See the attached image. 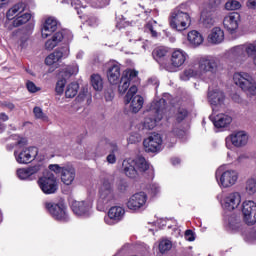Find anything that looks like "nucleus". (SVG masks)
I'll use <instances>...</instances> for the list:
<instances>
[{"label":"nucleus","mask_w":256,"mask_h":256,"mask_svg":"<svg viewBox=\"0 0 256 256\" xmlns=\"http://www.w3.org/2000/svg\"><path fill=\"white\" fill-rule=\"evenodd\" d=\"M219 71V58L202 56L198 59V70L195 67L188 68L180 74L181 81H189L193 77H203L207 73L216 75Z\"/></svg>","instance_id":"f257e3e1"},{"label":"nucleus","mask_w":256,"mask_h":256,"mask_svg":"<svg viewBox=\"0 0 256 256\" xmlns=\"http://www.w3.org/2000/svg\"><path fill=\"white\" fill-rule=\"evenodd\" d=\"M43 166L37 164L34 166H28L25 168L17 169L16 175L21 181H36L39 179V173H41Z\"/></svg>","instance_id":"2eb2a0df"},{"label":"nucleus","mask_w":256,"mask_h":256,"mask_svg":"<svg viewBox=\"0 0 256 256\" xmlns=\"http://www.w3.org/2000/svg\"><path fill=\"white\" fill-rule=\"evenodd\" d=\"M230 53L236 59H246L247 56L252 57L254 65H256V44H243L235 46L230 50Z\"/></svg>","instance_id":"9d476101"},{"label":"nucleus","mask_w":256,"mask_h":256,"mask_svg":"<svg viewBox=\"0 0 256 256\" xmlns=\"http://www.w3.org/2000/svg\"><path fill=\"white\" fill-rule=\"evenodd\" d=\"M242 214L247 225L256 223V203L252 200H246L242 203Z\"/></svg>","instance_id":"6ab92c4d"},{"label":"nucleus","mask_w":256,"mask_h":256,"mask_svg":"<svg viewBox=\"0 0 256 256\" xmlns=\"http://www.w3.org/2000/svg\"><path fill=\"white\" fill-rule=\"evenodd\" d=\"M91 85L95 91H102L103 89V78L99 74H93L91 76Z\"/></svg>","instance_id":"a19ab883"},{"label":"nucleus","mask_w":256,"mask_h":256,"mask_svg":"<svg viewBox=\"0 0 256 256\" xmlns=\"http://www.w3.org/2000/svg\"><path fill=\"white\" fill-rule=\"evenodd\" d=\"M66 84H67V80H65V78L57 81L56 87H55V92L57 95H63Z\"/></svg>","instance_id":"09e8293b"},{"label":"nucleus","mask_w":256,"mask_h":256,"mask_svg":"<svg viewBox=\"0 0 256 256\" xmlns=\"http://www.w3.org/2000/svg\"><path fill=\"white\" fill-rule=\"evenodd\" d=\"M107 79L110 85H119L121 80V64L119 62H110L107 70Z\"/></svg>","instance_id":"393cba45"},{"label":"nucleus","mask_w":256,"mask_h":256,"mask_svg":"<svg viewBox=\"0 0 256 256\" xmlns=\"http://www.w3.org/2000/svg\"><path fill=\"white\" fill-rule=\"evenodd\" d=\"M45 207L50 215L56 219V221H62L67 223L69 221V213L67 212V206L64 204H55L53 202H46Z\"/></svg>","instance_id":"4468645a"},{"label":"nucleus","mask_w":256,"mask_h":256,"mask_svg":"<svg viewBox=\"0 0 256 256\" xmlns=\"http://www.w3.org/2000/svg\"><path fill=\"white\" fill-rule=\"evenodd\" d=\"M245 191L248 195H255L256 193V179L250 178L246 181Z\"/></svg>","instance_id":"c03bdc74"},{"label":"nucleus","mask_w":256,"mask_h":256,"mask_svg":"<svg viewBox=\"0 0 256 256\" xmlns=\"http://www.w3.org/2000/svg\"><path fill=\"white\" fill-rule=\"evenodd\" d=\"M25 8L26 6L23 2L15 4L7 11V19H9L10 21L13 19H17L18 16H20L22 13H25Z\"/></svg>","instance_id":"f704fd0d"},{"label":"nucleus","mask_w":256,"mask_h":256,"mask_svg":"<svg viewBox=\"0 0 256 256\" xmlns=\"http://www.w3.org/2000/svg\"><path fill=\"white\" fill-rule=\"evenodd\" d=\"M238 179L239 172H237V170H225L223 166L216 170V181L219 187H222L223 189H229V187H233V185L237 183Z\"/></svg>","instance_id":"39448f33"},{"label":"nucleus","mask_w":256,"mask_h":256,"mask_svg":"<svg viewBox=\"0 0 256 256\" xmlns=\"http://www.w3.org/2000/svg\"><path fill=\"white\" fill-rule=\"evenodd\" d=\"M10 1L11 0H0V9H3V7H7Z\"/></svg>","instance_id":"bf43d9fd"},{"label":"nucleus","mask_w":256,"mask_h":256,"mask_svg":"<svg viewBox=\"0 0 256 256\" xmlns=\"http://www.w3.org/2000/svg\"><path fill=\"white\" fill-rule=\"evenodd\" d=\"M57 25H58L57 19L53 17L48 18L42 27L43 39H47L49 35H51L52 33H55V31H57Z\"/></svg>","instance_id":"c756f323"},{"label":"nucleus","mask_w":256,"mask_h":256,"mask_svg":"<svg viewBox=\"0 0 256 256\" xmlns=\"http://www.w3.org/2000/svg\"><path fill=\"white\" fill-rule=\"evenodd\" d=\"M33 113L36 119H40L41 121H49L47 114L43 112V109H41V107L39 106L34 107Z\"/></svg>","instance_id":"49530a36"},{"label":"nucleus","mask_w":256,"mask_h":256,"mask_svg":"<svg viewBox=\"0 0 256 256\" xmlns=\"http://www.w3.org/2000/svg\"><path fill=\"white\" fill-rule=\"evenodd\" d=\"M146 153H159L163 145L161 134L153 133L143 141Z\"/></svg>","instance_id":"f3484780"},{"label":"nucleus","mask_w":256,"mask_h":256,"mask_svg":"<svg viewBox=\"0 0 256 256\" xmlns=\"http://www.w3.org/2000/svg\"><path fill=\"white\" fill-rule=\"evenodd\" d=\"M79 93V84L72 82L66 86L65 97L66 99H73Z\"/></svg>","instance_id":"58836bf2"},{"label":"nucleus","mask_w":256,"mask_h":256,"mask_svg":"<svg viewBox=\"0 0 256 256\" xmlns=\"http://www.w3.org/2000/svg\"><path fill=\"white\" fill-rule=\"evenodd\" d=\"M187 52L182 49H174L171 53L170 64H165L164 69L169 73H175L179 67H183L185 65V61H187Z\"/></svg>","instance_id":"1a4fd4ad"},{"label":"nucleus","mask_w":256,"mask_h":256,"mask_svg":"<svg viewBox=\"0 0 256 256\" xmlns=\"http://www.w3.org/2000/svg\"><path fill=\"white\" fill-rule=\"evenodd\" d=\"M169 23L174 31H185L191 27V16L181 8H175L170 14Z\"/></svg>","instance_id":"7ed1b4c3"},{"label":"nucleus","mask_w":256,"mask_h":256,"mask_svg":"<svg viewBox=\"0 0 256 256\" xmlns=\"http://www.w3.org/2000/svg\"><path fill=\"white\" fill-rule=\"evenodd\" d=\"M229 143L234 147H245L249 143V135L245 131L233 132L226 138V147L229 148Z\"/></svg>","instance_id":"4be33fe9"},{"label":"nucleus","mask_w":256,"mask_h":256,"mask_svg":"<svg viewBox=\"0 0 256 256\" xmlns=\"http://www.w3.org/2000/svg\"><path fill=\"white\" fill-rule=\"evenodd\" d=\"M218 3H219V0H211L210 9H213V7H217Z\"/></svg>","instance_id":"e2e57ef3"},{"label":"nucleus","mask_w":256,"mask_h":256,"mask_svg":"<svg viewBox=\"0 0 256 256\" xmlns=\"http://www.w3.org/2000/svg\"><path fill=\"white\" fill-rule=\"evenodd\" d=\"M247 7L249 9H256V0H248L247 1Z\"/></svg>","instance_id":"13d9d810"},{"label":"nucleus","mask_w":256,"mask_h":256,"mask_svg":"<svg viewBox=\"0 0 256 256\" xmlns=\"http://www.w3.org/2000/svg\"><path fill=\"white\" fill-rule=\"evenodd\" d=\"M134 163H135L136 171H138V175L139 173H145V171H148L149 169V163L144 157H138L134 159Z\"/></svg>","instance_id":"4c0bfd02"},{"label":"nucleus","mask_w":256,"mask_h":256,"mask_svg":"<svg viewBox=\"0 0 256 256\" xmlns=\"http://www.w3.org/2000/svg\"><path fill=\"white\" fill-rule=\"evenodd\" d=\"M137 75H139V72L136 70L128 69L123 72L118 86V91L121 95H125V93H127V89L131 87V81H135V79H137Z\"/></svg>","instance_id":"412c9836"},{"label":"nucleus","mask_w":256,"mask_h":256,"mask_svg":"<svg viewBox=\"0 0 256 256\" xmlns=\"http://www.w3.org/2000/svg\"><path fill=\"white\" fill-rule=\"evenodd\" d=\"M83 55H84L83 51H79V52L77 53V55H76V58H78V59H83Z\"/></svg>","instance_id":"69168bd1"},{"label":"nucleus","mask_w":256,"mask_h":256,"mask_svg":"<svg viewBox=\"0 0 256 256\" xmlns=\"http://www.w3.org/2000/svg\"><path fill=\"white\" fill-rule=\"evenodd\" d=\"M228 157H231V153L228 152Z\"/></svg>","instance_id":"774afa93"},{"label":"nucleus","mask_w":256,"mask_h":256,"mask_svg":"<svg viewBox=\"0 0 256 256\" xmlns=\"http://www.w3.org/2000/svg\"><path fill=\"white\" fill-rule=\"evenodd\" d=\"M113 94H111V93H106L105 94V99H106V101H113Z\"/></svg>","instance_id":"680f3d73"},{"label":"nucleus","mask_w":256,"mask_h":256,"mask_svg":"<svg viewBox=\"0 0 256 256\" xmlns=\"http://www.w3.org/2000/svg\"><path fill=\"white\" fill-rule=\"evenodd\" d=\"M69 53V46L59 48L46 57L45 64L49 66L55 65V63H59L61 59H67V57H69Z\"/></svg>","instance_id":"a878e982"},{"label":"nucleus","mask_w":256,"mask_h":256,"mask_svg":"<svg viewBox=\"0 0 256 256\" xmlns=\"http://www.w3.org/2000/svg\"><path fill=\"white\" fill-rule=\"evenodd\" d=\"M113 201H115L113 184H111L109 180H104L99 190L98 204L107 207V205H111Z\"/></svg>","instance_id":"f8f14e48"},{"label":"nucleus","mask_w":256,"mask_h":256,"mask_svg":"<svg viewBox=\"0 0 256 256\" xmlns=\"http://www.w3.org/2000/svg\"><path fill=\"white\" fill-rule=\"evenodd\" d=\"M0 120L1 121H9V116L5 113H0Z\"/></svg>","instance_id":"052dcab7"},{"label":"nucleus","mask_w":256,"mask_h":256,"mask_svg":"<svg viewBox=\"0 0 256 256\" xmlns=\"http://www.w3.org/2000/svg\"><path fill=\"white\" fill-rule=\"evenodd\" d=\"M153 24L157 25V22H155V21L148 22L146 25V29H148V31H150V33L152 34V37H157V32L154 30Z\"/></svg>","instance_id":"3c124183"},{"label":"nucleus","mask_w":256,"mask_h":256,"mask_svg":"<svg viewBox=\"0 0 256 256\" xmlns=\"http://www.w3.org/2000/svg\"><path fill=\"white\" fill-rule=\"evenodd\" d=\"M48 169L56 173V175L60 173L61 181L64 185H73L76 177L75 168L73 166L66 165L61 167L59 164H50Z\"/></svg>","instance_id":"0eeeda50"},{"label":"nucleus","mask_w":256,"mask_h":256,"mask_svg":"<svg viewBox=\"0 0 256 256\" xmlns=\"http://www.w3.org/2000/svg\"><path fill=\"white\" fill-rule=\"evenodd\" d=\"M184 237L186 241H195V234L193 233V230H186Z\"/></svg>","instance_id":"864d4df0"},{"label":"nucleus","mask_w":256,"mask_h":256,"mask_svg":"<svg viewBox=\"0 0 256 256\" xmlns=\"http://www.w3.org/2000/svg\"><path fill=\"white\" fill-rule=\"evenodd\" d=\"M77 73H79V65L74 63L62 68L59 75L62 79H69L70 77H73V75H77Z\"/></svg>","instance_id":"c9c22d12"},{"label":"nucleus","mask_w":256,"mask_h":256,"mask_svg":"<svg viewBox=\"0 0 256 256\" xmlns=\"http://www.w3.org/2000/svg\"><path fill=\"white\" fill-rule=\"evenodd\" d=\"M9 141H13L7 144L6 149L8 151H13V149H15V147H25V145H27L28 141L26 137H23L21 135L18 134H14L12 136L9 137Z\"/></svg>","instance_id":"2f4dec72"},{"label":"nucleus","mask_w":256,"mask_h":256,"mask_svg":"<svg viewBox=\"0 0 256 256\" xmlns=\"http://www.w3.org/2000/svg\"><path fill=\"white\" fill-rule=\"evenodd\" d=\"M215 113L216 112H213L212 122L217 129H225V127H229L231 123H233V118L229 114Z\"/></svg>","instance_id":"bb28decb"},{"label":"nucleus","mask_w":256,"mask_h":256,"mask_svg":"<svg viewBox=\"0 0 256 256\" xmlns=\"http://www.w3.org/2000/svg\"><path fill=\"white\" fill-rule=\"evenodd\" d=\"M125 217V208L121 206H112L108 211V216L104 218L106 225H115Z\"/></svg>","instance_id":"b1692460"},{"label":"nucleus","mask_w":256,"mask_h":256,"mask_svg":"<svg viewBox=\"0 0 256 256\" xmlns=\"http://www.w3.org/2000/svg\"><path fill=\"white\" fill-rule=\"evenodd\" d=\"M201 21L205 27H213L215 25V19L211 16V13L203 11L201 13Z\"/></svg>","instance_id":"37998d69"},{"label":"nucleus","mask_w":256,"mask_h":256,"mask_svg":"<svg viewBox=\"0 0 256 256\" xmlns=\"http://www.w3.org/2000/svg\"><path fill=\"white\" fill-rule=\"evenodd\" d=\"M4 130H5V124L0 123V133H3Z\"/></svg>","instance_id":"338daca9"},{"label":"nucleus","mask_w":256,"mask_h":256,"mask_svg":"<svg viewBox=\"0 0 256 256\" xmlns=\"http://www.w3.org/2000/svg\"><path fill=\"white\" fill-rule=\"evenodd\" d=\"M152 55L155 61H157V63L165 68V65L167 64H165L163 60H165L166 57L169 55V48L165 46L157 47L153 50Z\"/></svg>","instance_id":"473e14b6"},{"label":"nucleus","mask_w":256,"mask_h":256,"mask_svg":"<svg viewBox=\"0 0 256 256\" xmlns=\"http://www.w3.org/2000/svg\"><path fill=\"white\" fill-rule=\"evenodd\" d=\"M241 23V14L238 12H230L223 19V26L228 33H237L239 24Z\"/></svg>","instance_id":"aec40b11"},{"label":"nucleus","mask_w":256,"mask_h":256,"mask_svg":"<svg viewBox=\"0 0 256 256\" xmlns=\"http://www.w3.org/2000/svg\"><path fill=\"white\" fill-rule=\"evenodd\" d=\"M187 41L191 47H199L200 45H203V41H205V39L197 30H192L187 34Z\"/></svg>","instance_id":"72a5a7b5"},{"label":"nucleus","mask_w":256,"mask_h":256,"mask_svg":"<svg viewBox=\"0 0 256 256\" xmlns=\"http://www.w3.org/2000/svg\"><path fill=\"white\" fill-rule=\"evenodd\" d=\"M122 169L124 175L130 179H137L139 177V171H137L134 159H125L122 163Z\"/></svg>","instance_id":"c85d7f7f"},{"label":"nucleus","mask_w":256,"mask_h":256,"mask_svg":"<svg viewBox=\"0 0 256 256\" xmlns=\"http://www.w3.org/2000/svg\"><path fill=\"white\" fill-rule=\"evenodd\" d=\"M3 107H6V109H9V111H13V109H15V104L11 102H4Z\"/></svg>","instance_id":"6e6d98bb"},{"label":"nucleus","mask_w":256,"mask_h":256,"mask_svg":"<svg viewBox=\"0 0 256 256\" xmlns=\"http://www.w3.org/2000/svg\"><path fill=\"white\" fill-rule=\"evenodd\" d=\"M241 7V2L236 0H229L225 4V9L227 11H237Z\"/></svg>","instance_id":"de8ad7c7"},{"label":"nucleus","mask_w":256,"mask_h":256,"mask_svg":"<svg viewBox=\"0 0 256 256\" xmlns=\"http://www.w3.org/2000/svg\"><path fill=\"white\" fill-rule=\"evenodd\" d=\"M31 19V14L22 13L18 17L13 20V27H21V25H25V23L29 22Z\"/></svg>","instance_id":"ea45409f"},{"label":"nucleus","mask_w":256,"mask_h":256,"mask_svg":"<svg viewBox=\"0 0 256 256\" xmlns=\"http://www.w3.org/2000/svg\"><path fill=\"white\" fill-rule=\"evenodd\" d=\"M137 91V86L132 85L124 97V103L125 105L130 104L129 107L132 113H139L143 109V103H145L141 95H137Z\"/></svg>","instance_id":"6e6552de"},{"label":"nucleus","mask_w":256,"mask_h":256,"mask_svg":"<svg viewBox=\"0 0 256 256\" xmlns=\"http://www.w3.org/2000/svg\"><path fill=\"white\" fill-rule=\"evenodd\" d=\"M71 5L75 9H79L81 7V0H71Z\"/></svg>","instance_id":"4d7b16f0"},{"label":"nucleus","mask_w":256,"mask_h":256,"mask_svg":"<svg viewBox=\"0 0 256 256\" xmlns=\"http://www.w3.org/2000/svg\"><path fill=\"white\" fill-rule=\"evenodd\" d=\"M150 193L152 195H159V193H161V188L159 187V184H152L150 186Z\"/></svg>","instance_id":"603ef678"},{"label":"nucleus","mask_w":256,"mask_h":256,"mask_svg":"<svg viewBox=\"0 0 256 256\" xmlns=\"http://www.w3.org/2000/svg\"><path fill=\"white\" fill-rule=\"evenodd\" d=\"M225 40V32L220 27H214L208 35L209 43L213 45H219Z\"/></svg>","instance_id":"7c9ffc66"},{"label":"nucleus","mask_w":256,"mask_h":256,"mask_svg":"<svg viewBox=\"0 0 256 256\" xmlns=\"http://www.w3.org/2000/svg\"><path fill=\"white\" fill-rule=\"evenodd\" d=\"M166 103L165 98L154 100L151 103L144 120V129H155L157 123H160L164 117L171 119V110H167Z\"/></svg>","instance_id":"f03ea898"},{"label":"nucleus","mask_w":256,"mask_h":256,"mask_svg":"<svg viewBox=\"0 0 256 256\" xmlns=\"http://www.w3.org/2000/svg\"><path fill=\"white\" fill-rule=\"evenodd\" d=\"M100 147H104L106 151L110 152V155L106 158L107 163L115 165V163H117V156H115V154L119 151L117 144L110 142L109 140H104L100 143Z\"/></svg>","instance_id":"cd10ccee"},{"label":"nucleus","mask_w":256,"mask_h":256,"mask_svg":"<svg viewBox=\"0 0 256 256\" xmlns=\"http://www.w3.org/2000/svg\"><path fill=\"white\" fill-rule=\"evenodd\" d=\"M189 115V112L185 108H178L175 113V119L177 123H181V121H185L187 119V116Z\"/></svg>","instance_id":"a18cd8bd"},{"label":"nucleus","mask_w":256,"mask_h":256,"mask_svg":"<svg viewBox=\"0 0 256 256\" xmlns=\"http://www.w3.org/2000/svg\"><path fill=\"white\" fill-rule=\"evenodd\" d=\"M26 88L29 93H37L38 91H41V88L37 87V85H35V83H33L32 81L26 82Z\"/></svg>","instance_id":"8fccbe9b"},{"label":"nucleus","mask_w":256,"mask_h":256,"mask_svg":"<svg viewBox=\"0 0 256 256\" xmlns=\"http://www.w3.org/2000/svg\"><path fill=\"white\" fill-rule=\"evenodd\" d=\"M208 101L212 107L213 113L225 109V93L219 88L209 89Z\"/></svg>","instance_id":"ddd939ff"},{"label":"nucleus","mask_w":256,"mask_h":256,"mask_svg":"<svg viewBox=\"0 0 256 256\" xmlns=\"http://www.w3.org/2000/svg\"><path fill=\"white\" fill-rule=\"evenodd\" d=\"M139 141H141V136H139L138 134L136 135H130L128 138V143H139Z\"/></svg>","instance_id":"5fc2aeb1"},{"label":"nucleus","mask_w":256,"mask_h":256,"mask_svg":"<svg viewBox=\"0 0 256 256\" xmlns=\"http://www.w3.org/2000/svg\"><path fill=\"white\" fill-rule=\"evenodd\" d=\"M37 155H39V149L35 146L26 147L20 151H14L15 160L19 165H28V163H33V161L37 159Z\"/></svg>","instance_id":"9b49d317"},{"label":"nucleus","mask_w":256,"mask_h":256,"mask_svg":"<svg viewBox=\"0 0 256 256\" xmlns=\"http://www.w3.org/2000/svg\"><path fill=\"white\" fill-rule=\"evenodd\" d=\"M37 183L45 195H54V193L59 190L57 177L51 172H47L42 177H39Z\"/></svg>","instance_id":"423d86ee"},{"label":"nucleus","mask_w":256,"mask_h":256,"mask_svg":"<svg viewBox=\"0 0 256 256\" xmlns=\"http://www.w3.org/2000/svg\"><path fill=\"white\" fill-rule=\"evenodd\" d=\"M172 248H173V242H171V240L169 239H162L159 242L158 249L162 254H165L168 251H171Z\"/></svg>","instance_id":"79ce46f5"},{"label":"nucleus","mask_w":256,"mask_h":256,"mask_svg":"<svg viewBox=\"0 0 256 256\" xmlns=\"http://www.w3.org/2000/svg\"><path fill=\"white\" fill-rule=\"evenodd\" d=\"M233 81L235 85L240 87L245 93H248V95H256V80L250 73L236 72L233 75Z\"/></svg>","instance_id":"20e7f679"},{"label":"nucleus","mask_w":256,"mask_h":256,"mask_svg":"<svg viewBox=\"0 0 256 256\" xmlns=\"http://www.w3.org/2000/svg\"><path fill=\"white\" fill-rule=\"evenodd\" d=\"M221 205L225 211L239 209V205H241V193L231 192L226 194L221 201Z\"/></svg>","instance_id":"a211bd4d"},{"label":"nucleus","mask_w":256,"mask_h":256,"mask_svg":"<svg viewBox=\"0 0 256 256\" xmlns=\"http://www.w3.org/2000/svg\"><path fill=\"white\" fill-rule=\"evenodd\" d=\"M126 207L130 211H141L147 207V194L138 192L132 195L126 202Z\"/></svg>","instance_id":"dca6fc26"},{"label":"nucleus","mask_w":256,"mask_h":256,"mask_svg":"<svg viewBox=\"0 0 256 256\" xmlns=\"http://www.w3.org/2000/svg\"><path fill=\"white\" fill-rule=\"evenodd\" d=\"M93 207V202L86 201H74L72 203V211L78 217H89L91 215V209Z\"/></svg>","instance_id":"5701e85b"},{"label":"nucleus","mask_w":256,"mask_h":256,"mask_svg":"<svg viewBox=\"0 0 256 256\" xmlns=\"http://www.w3.org/2000/svg\"><path fill=\"white\" fill-rule=\"evenodd\" d=\"M63 41V33L61 32H56L53 36L52 39H48L45 43V49L48 51H53L57 45H59Z\"/></svg>","instance_id":"e433bc0d"},{"label":"nucleus","mask_w":256,"mask_h":256,"mask_svg":"<svg viewBox=\"0 0 256 256\" xmlns=\"http://www.w3.org/2000/svg\"><path fill=\"white\" fill-rule=\"evenodd\" d=\"M179 163H181V160L179 158H173L172 159V164L173 165H179Z\"/></svg>","instance_id":"0e129e2a"}]
</instances>
